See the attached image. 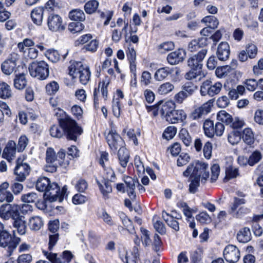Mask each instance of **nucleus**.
<instances>
[{"mask_svg":"<svg viewBox=\"0 0 263 263\" xmlns=\"http://www.w3.org/2000/svg\"><path fill=\"white\" fill-rule=\"evenodd\" d=\"M217 118L218 120L229 125L233 121L232 116L224 110H220L218 112Z\"/></svg>","mask_w":263,"mask_h":263,"instance_id":"obj_36","label":"nucleus"},{"mask_svg":"<svg viewBox=\"0 0 263 263\" xmlns=\"http://www.w3.org/2000/svg\"><path fill=\"white\" fill-rule=\"evenodd\" d=\"M69 74L72 78H75L79 75L80 82L83 85H86L89 82L90 77V71L87 66L84 67L80 62H70L68 67Z\"/></svg>","mask_w":263,"mask_h":263,"instance_id":"obj_3","label":"nucleus"},{"mask_svg":"<svg viewBox=\"0 0 263 263\" xmlns=\"http://www.w3.org/2000/svg\"><path fill=\"white\" fill-rule=\"evenodd\" d=\"M99 189L104 197H107L108 195L111 193L112 187L109 183V180L102 179L101 181L96 179Z\"/></svg>","mask_w":263,"mask_h":263,"instance_id":"obj_21","label":"nucleus"},{"mask_svg":"<svg viewBox=\"0 0 263 263\" xmlns=\"http://www.w3.org/2000/svg\"><path fill=\"white\" fill-rule=\"evenodd\" d=\"M249 58L250 59H254L256 57L257 54V48L253 44H248L246 45V50Z\"/></svg>","mask_w":263,"mask_h":263,"instance_id":"obj_56","label":"nucleus"},{"mask_svg":"<svg viewBox=\"0 0 263 263\" xmlns=\"http://www.w3.org/2000/svg\"><path fill=\"white\" fill-rule=\"evenodd\" d=\"M208 38L206 37H202L200 39L192 40L188 45V49L191 52H194L197 50L199 48L206 46Z\"/></svg>","mask_w":263,"mask_h":263,"instance_id":"obj_17","label":"nucleus"},{"mask_svg":"<svg viewBox=\"0 0 263 263\" xmlns=\"http://www.w3.org/2000/svg\"><path fill=\"white\" fill-rule=\"evenodd\" d=\"M110 83V80L108 77H106L104 79H103L99 83L98 85V89L96 88L95 89L93 92V96L95 99L96 98V96L98 92H99L100 89L101 90L102 97L106 99L107 97V87L108 85Z\"/></svg>","mask_w":263,"mask_h":263,"instance_id":"obj_18","label":"nucleus"},{"mask_svg":"<svg viewBox=\"0 0 263 263\" xmlns=\"http://www.w3.org/2000/svg\"><path fill=\"white\" fill-rule=\"evenodd\" d=\"M120 217L122 220L123 226L130 233H134V230L133 227L132 221L123 213L120 214Z\"/></svg>","mask_w":263,"mask_h":263,"instance_id":"obj_45","label":"nucleus"},{"mask_svg":"<svg viewBox=\"0 0 263 263\" xmlns=\"http://www.w3.org/2000/svg\"><path fill=\"white\" fill-rule=\"evenodd\" d=\"M51 184L48 178L40 177L36 181V189L40 192L45 193Z\"/></svg>","mask_w":263,"mask_h":263,"instance_id":"obj_27","label":"nucleus"},{"mask_svg":"<svg viewBox=\"0 0 263 263\" xmlns=\"http://www.w3.org/2000/svg\"><path fill=\"white\" fill-rule=\"evenodd\" d=\"M65 153L63 149H61L56 155L54 149L51 147L47 148L46 152V162L64 163V159Z\"/></svg>","mask_w":263,"mask_h":263,"instance_id":"obj_10","label":"nucleus"},{"mask_svg":"<svg viewBox=\"0 0 263 263\" xmlns=\"http://www.w3.org/2000/svg\"><path fill=\"white\" fill-rule=\"evenodd\" d=\"M9 213L10 215V218H11L14 221L18 219L23 216L20 215V207L15 204H9Z\"/></svg>","mask_w":263,"mask_h":263,"instance_id":"obj_42","label":"nucleus"},{"mask_svg":"<svg viewBox=\"0 0 263 263\" xmlns=\"http://www.w3.org/2000/svg\"><path fill=\"white\" fill-rule=\"evenodd\" d=\"M225 173L226 177L224 180L227 181L235 178L239 175L238 168L232 165H229L226 167Z\"/></svg>","mask_w":263,"mask_h":263,"instance_id":"obj_34","label":"nucleus"},{"mask_svg":"<svg viewBox=\"0 0 263 263\" xmlns=\"http://www.w3.org/2000/svg\"><path fill=\"white\" fill-rule=\"evenodd\" d=\"M33 46H34V42L30 39L26 38L18 44L17 47L21 52H23L26 48H32L31 47Z\"/></svg>","mask_w":263,"mask_h":263,"instance_id":"obj_51","label":"nucleus"},{"mask_svg":"<svg viewBox=\"0 0 263 263\" xmlns=\"http://www.w3.org/2000/svg\"><path fill=\"white\" fill-rule=\"evenodd\" d=\"M201 22L206 24L211 28L214 29L216 28L219 24L217 18L214 16H206L202 18Z\"/></svg>","mask_w":263,"mask_h":263,"instance_id":"obj_41","label":"nucleus"},{"mask_svg":"<svg viewBox=\"0 0 263 263\" xmlns=\"http://www.w3.org/2000/svg\"><path fill=\"white\" fill-rule=\"evenodd\" d=\"M59 85L55 81H52L46 86V92L49 95H54L59 90Z\"/></svg>","mask_w":263,"mask_h":263,"instance_id":"obj_55","label":"nucleus"},{"mask_svg":"<svg viewBox=\"0 0 263 263\" xmlns=\"http://www.w3.org/2000/svg\"><path fill=\"white\" fill-rule=\"evenodd\" d=\"M59 114L63 117L58 119L59 125H54L50 127V135L57 138L64 135L67 139L76 141L83 133V129L74 120L67 117L63 110H59V112L55 113L57 116Z\"/></svg>","mask_w":263,"mask_h":263,"instance_id":"obj_1","label":"nucleus"},{"mask_svg":"<svg viewBox=\"0 0 263 263\" xmlns=\"http://www.w3.org/2000/svg\"><path fill=\"white\" fill-rule=\"evenodd\" d=\"M22 200L24 202L26 203H33L37 199V195L35 193H29L27 194H24L22 196Z\"/></svg>","mask_w":263,"mask_h":263,"instance_id":"obj_59","label":"nucleus"},{"mask_svg":"<svg viewBox=\"0 0 263 263\" xmlns=\"http://www.w3.org/2000/svg\"><path fill=\"white\" fill-rule=\"evenodd\" d=\"M13 226L20 235H24L26 232V222L24 217H21L13 221Z\"/></svg>","mask_w":263,"mask_h":263,"instance_id":"obj_31","label":"nucleus"},{"mask_svg":"<svg viewBox=\"0 0 263 263\" xmlns=\"http://www.w3.org/2000/svg\"><path fill=\"white\" fill-rule=\"evenodd\" d=\"M102 179L109 180L110 182H114L115 178V173L111 167L104 168V173Z\"/></svg>","mask_w":263,"mask_h":263,"instance_id":"obj_61","label":"nucleus"},{"mask_svg":"<svg viewBox=\"0 0 263 263\" xmlns=\"http://www.w3.org/2000/svg\"><path fill=\"white\" fill-rule=\"evenodd\" d=\"M45 56L51 62H57L60 59V55L58 51L54 49H48L45 53Z\"/></svg>","mask_w":263,"mask_h":263,"instance_id":"obj_46","label":"nucleus"},{"mask_svg":"<svg viewBox=\"0 0 263 263\" xmlns=\"http://www.w3.org/2000/svg\"><path fill=\"white\" fill-rule=\"evenodd\" d=\"M174 88V85L171 82H165L159 86L158 92L160 95H166L172 91Z\"/></svg>","mask_w":263,"mask_h":263,"instance_id":"obj_39","label":"nucleus"},{"mask_svg":"<svg viewBox=\"0 0 263 263\" xmlns=\"http://www.w3.org/2000/svg\"><path fill=\"white\" fill-rule=\"evenodd\" d=\"M214 122L213 121L207 119L203 124V129L205 135L208 137L212 138L214 136Z\"/></svg>","mask_w":263,"mask_h":263,"instance_id":"obj_38","label":"nucleus"},{"mask_svg":"<svg viewBox=\"0 0 263 263\" xmlns=\"http://www.w3.org/2000/svg\"><path fill=\"white\" fill-rule=\"evenodd\" d=\"M44 9L42 7H37L34 9L31 13V17L33 22L38 25H41L43 20Z\"/></svg>","mask_w":263,"mask_h":263,"instance_id":"obj_20","label":"nucleus"},{"mask_svg":"<svg viewBox=\"0 0 263 263\" xmlns=\"http://www.w3.org/2000/svg\"><path fill=\"white\" fill-rule=\"evenodd\" d=\"M207 49H201L197 54L192 55L187 60V65L190 68L201 70L202 61L207 54Z\"/></svg>","mask_w":263,"mask_h":263,"instance_id":"obj_7","label":"nucleus"},{"mask_svg":"<svg viewBox=\"0 0 263 263\" xmlns=\"http://www.w3.org/2000/svg\"><path fill=\"white\" fill-rule=\"evenodd\" d=\"M184 59L183 55L180 50L170 53L167 57V60L171 65H176L182 62Z\"/></svg>","mask_w":263,"mask_h":263,"instance_id":"obj_23","label":"nucleus"},{"mask_svg":"<svg viewBox=\"0 0 263 263\" xmlns=\"http://www.w3.org/2000/svg\"><path fill=\"white\" fill-rule=\"evenodd\" d=\"M16 145L14 141L10 140L6 144L3 153V157L10 162L16 154Z\"/></svg>","mask_w":263,"mask_h":263,"instance_id":"obj_13","label":"nucleus"},{"mask_svg":"<svg viewBox=\"0 0 263 263\" xmlns=\"http://www.w3.org/2000/svg\"><path fill=\"white\" fill-rule=\"evenodd\" d=\"M190 157L187 154L181 153L177 159V165L182 166L186 164L190 161Z\"/></svg>","mask_w":263,"mask_h":263,"instance_id":"obj_64","label":"nucleus"},{"mask_svg":"<svg viewBox=\"0 0 263 263\" xmlns=\"http://www.w3.org/2000/svg\"><path fill=\"white\" fill-rule=\"evenodd\" d=\"M9 207V204H4L0 207V217L5 220L10 218Z\"/></svg>","mask_w":263,"mask_h":263,"instance_id":"obj_58","label":"nucleus"},{"mask_svg":"<svg viewBox=\"0 0 263 263\" xmlns=\"http://www.w3.org/2000/svg\"><path fill=\"white\" fill-rule=\"evenodd\" d=\"M201 70L191 68L190 70L184 75V78L187 80H194L200 74Z\"/></svg>","mask_w":263,"mask_h":263,"instance_id":"obj_60","label":"nucleus"},{"mask_svg":"<svg viewBox=\"0 0 263 263\" xmlns=\"http://www.w3.org/2000/svg\"><path fill=\"white\" fill-rule=\"evenodd\" d=\"M179 137L185 145L188 146L191 145L192 138L186 129L184 128L181 129L179 133Z\"/></svg>","mask_w":263,"mask_h":263,"instance_id":"obj_49","label":"nucleus"},{"mask_svg":"<svg viewBox=\"0 0 263 263\" xmlns=\"http://www.w3.org/2000/svg\"><path fill=\"white\" fill-rule=\"evenodd\" d=\"M30 171V168L29 165L26 163H23L21 159H17L14 170L16 180L21 182L24 181L29 175Z\"/></svg>","mask_w":263,"mask_h":263,"instance_id":"obj_9","label":"nucleus"},{"mask_svg":"<svg viewBox=\"0 0 263 263\" xmlns=\"http://www.w3.org/2000/svg\"><path fill=\"white\" fill-rule=\"evenodd\" d=\"M262 158L261 153L258 151H254L249 157V165L253 166L257 163Z\"/></svg>","mask_w":263,"mask_h":263,"instance_id":"obj_52","label":"nucleus"},{"mask_svg":"<svg viewBox=\"0 0 263 263\" xmlns=\"http://www.w3.org/2000/svg\"><path fill=\"white\" fill-rule=\"evenodd\" d=\"M60 186L57 183L53 182L47 191L44 194V198L50 202L59 200L62 201V198L60 196Z\"/></svg>","mask_w":263,"mask_h":263,"instance_id":"obj_11","label":"nucleus"},{"mask_svg":"<svg viewBox=\"0 0 263 263\" xmlns=\"http://www.w3.org/2000/svg\"><path fill=\"white\" fill-rule=\"evenodd\" d=\"M208 164L204 162H196L191 164L183 172L184 176H191V182L189 185V191L191 193L196 192L201 181L204 183L209 177V172L206 171Z\"/></svg>","mask_w":263,"mask_h":263,"instance_id":"obj_2","label":"nucleus"},{"mask_svg":"<svg viewBox=\"0 0 263 263\" xmlns=\"http://www.w3.org/2000/svg\"><path fill=\"white\" fill-rule=\"evenodd\" d=\"M28 70L32 77L39 80H45L49 76V65L44 61L32 62L29 65Z\"/></svg>","mask_w":263,"mask_h":263,"instance_id":"obj_4","label":"nucleus"},{"mask_svg":"<svg viewBox=\"0 0 263 263\" xmlns=\"http://www.w3.org/2000/svg\"><path fill=\"white\" fill-rule=\"evenodd\" d=\"M230 47L227 42H222L219 44L216 52L217 56L220 61H226L229 58Z\"/></svg>","mask_w":263,"mask_h":263,"instance_id":"obj_14","label":"nucleus"},{"mask_svg":"<svg viewBox=\"0 0 263 263\" xmlns=\"http://www.w3.org/2000/svg\"><path fill=\"white\" fill-rule=\"evenodd\" d=\"M233 71L231 70L230 67L228 65L218 67L215 71V74L218 78H221L229 75Z\"/></svg>","mask_w":263,"mask_h":263,"instance_id":"obj_44","label":"nucleus"},{"mask_svg":"<svg viewBox=\"0 0 263 263\" xmlns=\"http://www.w3.org/2000/svg\"><path fill=\"white\" fill-rule=\"evenodd\" d=\"M200 93L202 96L208 95L211 97V81L206 80L200 86Z\"/></svg>","mask_w":263,"mask_h":263,"instance_id":"obj_37","label":"nucleus"},{"mask_svg":"<svg viewBox=\"0 0 263 263\" xmlns=\"http://www.w3.org/2000/svg\"><path fill=\"white\" fill-rule=\"evenodd\" d=\"M182 90L184 91L188 97L192 95L197 89V86L192 82H186L181 87Z\"/></svg>","mask_w":263,"mask_h":263,"instance_id":"obj_43","label":"nucleus"},{"mask_svg":"<svg viewBox=\"0 0 263 263\" xmlns=\"http://www.w3.org/2000/svg\"><path fill=\"white\" fill-rule=\"evenodd\" d=\"M47 24L48 29L52 32H61L65 29L62 17L58 14L49 15Z\"/></svg>","mask_w":263,"mask_h":263,"instance_id":"obj_6","label":"nucleus"},{"mask_svg":"<svg viewBox=\"0 0 263 263\" xmlns=\"http://www.w3.org/2000/svg\"><path fill=\"white\" fill-rule=\"evenodd\" d=\"M68 16L71 20L81 22L85 20V14L82 10L76 9L69 12Z\"/></svg>","mask_w":263,"mask_h":263,"instance_id":"obj_28","label":"nucleus"},{"mask_svg":"<svg viewBox=\"0 0 263 263\" xmlns=\"http://www.w3.org/2000/svg\"><path fill=\"white\" fill-rule=\"evenodd\" d=\"M29 227L32 231H38L43 225V221L39 216H33L30 218Z\"/></svg>","mask_w":263,"mask_h":263,"instance_id":"obj_33","label":"nucleus"},{"mask_svg":"<svg viewBox=\"0 0 263 263\" xmlns=\"http://www.w3.org/2000/svg\"><path fill=\"white\" fill-rule=\"evenodd\" d=\"M186 118V115L182 109L174 110L171 114L167 116L166 121L175 124L179 122H182Z\"/></svg>","mask_w":263,"mask_h":263,"instance_id":"obj_16","label":"nucleus"},{"mask_svg":"<svg viewBox=\"0 0 263 263\" xmlns=\"http://www.w3.org/2000/svg\"><path fill=\"white\" fill-rule=\"evenodd\" d=\"M175 107V103L172 101L165 102L161 106L160 113L163 118L166 120L167 116H170Z\"/></svg>","mask_w":263,"mask_h":263,"instance_id":"obj_19","label":"nucleus"},{"mask_svg":"<svg viewBox=\"0 0 263 263\" xmlns=\"http://www.w3.org/2000/svg\"><path fill=\"white\" fill-rule=\"evenodd\" d=\"M243 84L245 85L247 90L250 91H254L258 85V81H256L254 79H247L244 82Z\"/></svg>","mask_w":263,"mask_h":263,"instance_id":"obj_54","label":"nucleus"},{"mask_svg":"<svg viewBox=\"0 0 263 263\" xmlns=\"http://www.w3.org/2000/svg\"><path fill=\"white\" fill-rule=\"evenodd\" d=\"M176 132V127L174 126H170L165 129L163 133L162 137L164 139L170 140L174 137Z\"/></svg>","mask_w":263,"mask_h":263,"instance_id":"obj_53","label":"nucleus"},{"mask_svg":"<svg viewBox=\"0 0 263 263\" xmlns=\"http://www.w3.org/2000/svg\"><path fill=\"white\" fill-rule=\"evenodd\" d=\"M15 67V62L13 60L8 59L3 63L1 69L5 74L10 75L13 72Z\"/></svg>","mask_w":263,"mask_h":263,"instance_id":"obj_29","label":"nucleus"},{"mask_svg":"<svg viewBox=\"0 0 263 263\" xmlns=\"http://www.w3.org/2000/svg\"><path fill=\"white\" fill-rule=\"evenodd\" d=\"M172 72L173 70L168 67L159 68L154 74V79L157 81H162L172 74Z\"/></svg>","mask_w":263,"mask_h":263,"instance_id":"obj_22","label":"nucleus"},{"mask_svg":"<svg viewBox=\"0 0 263 263\" xmlns=\"http://www.w3.org/2000/svg\"><path fill=\"white\" fill-rule=\"evenodd\" d=\"M28 144V139L26 136H22L18 139L17 145L18 152H23Z\"/></svg>","mask_w":263,"mask_h":263,"instance_id":"obj_63","label":"nucleus"},{"mask_svg":"<svg viewBox=\"0 0 263 263\" xmlns=\"http://www.w3.org/2000/svg\"><path fill=\"white\" fill-rule=\"evenodd\" d=\"M223 256L227 261L234 263L239 260L240 252L235 246L230 245L225 248L223 251Z\"/></svg>","mask_w":263,"mask_h":263,"instance_id":"obj_12","label":"nucleus"},{"mask_svg":"<svg viewBox=\"0 0 263 263\" xmlns=\"http://www.w3.org/2000/svg\"><path fill=\"white\" fill-rule=\"evenodd\" d=\"M106 139L110 149L116 152L120 147L124 146V141L116 131L111 129L106 136Z\"/></svg>","mask_w":263,"mask_h":263,"instance_id":"obj_8","label":"nucleus"},{"mask_svg":"<svg viewBox=\"0 0 263 263\" xmlns=\"http://www.w3.org/2000/svg\"><path fill=\"white\" fill-rule=\"evenodd\" d=\"M12 95V92L10 86L6 83L0 81V97L5 99L10 98Z\"/></svg>","mask_w":263,"mask_h":263,"instance_id":"obj_30","label":"nucleus"},{"mask_svg":"<svg viewBox=\"0 0 263 263\" xmlns=\"http://www.w3.org/2000/svg\"><path fill=\"white\" fill-rule=\"evenodd\" d=\"M237 239L242 243H246L249 241L251 239V234L250 229L245 227L238 232L237 235Z\"/></svg>","mask_w":263,"mask_h":263,"instance_id":"obj_26","label":"nucleus"},{"mask_svg":"<svg viewBox=\"0 0 263 263\" xmlns=\"http://www.w3.org/2000/svg\"><path fill=\"white\" fill-rule=\"evenodd\" d=\"M211 182H213L217 179V178L219 176V173H220V167L218 164H214L211 166Z\"/></svg>","mask_w":263,"mask_h":263,"instance_id":"obj_62","label":"nucleus"},{"mask_svg":"<svg viewBox=\"0 0 263 263\" xmlns=\"http://www.w3.org/2000/svg\"><path fill=\"white\" fill-rule=\"evenodd\" d=\"M118 156L120 165L123 167H125L127 166L129 158L128 150L124 146L120 147L118 153Z\"/></svg>","mask_w":263,"mask_h":263,"instance_id":"obj_24","label":"nucleus"},{"mask_svg":"<svg viewBox=\"0 0 263 263\" xmlns=\"http://www.w3.org/2000/svg\"><path fill=\"white\" fill-rule=\"evenodd\" d=\"M27 81L24 74L16 76L14 79V86L17 89H23L25 87Z\"/></svg>","mask_w":263,"mask_h":263,"instance_id":"obj_40","label":"nucleus"},{"mask_svg":"<svg viewBox=\"0 0 263 263\" xmlns=\"http://www.w3.org/2000/svg\"><path fill=\"white\" fill-rule=\"evenodd\" d=\"M43 252L46 258L52 263H67L62 259V258H57L56 253H52L46 251H43Z\"/></svg>","mask_w":263,"mask_h":263,"instance_id":"obj_50","label":"nucleus"},{"mask_svg":"<svg viewBox=\"0 0 263 263\" xmlns=\"http://www.w3.org/2000/svg\"><path fill=\"white\" fill-rule=\"evenodd\" d=\"M242 138L243 141L248 145H251L254 142V137L251 129L247 128L243 130Z\"/></svg>","mask_w":263,"mask_h":263,"instance_id":"obj_35","label":"nucleus"},{"mask_svg":"<svg viewBox=\"0 0 263 263\" xmlns=\"http://www.w3.org/2000/svg\"><path fill=\"white\" fill-rule=\"evenodd\" d=\"M9 187V183L7 182H4L0 185V202H11L13 201L14 197L12 194L7 190Z\"/></svg>","mask_w":263,"mask_h":263,"instance_id":"obj_15","label":"nucleus"},{"mask_svg":"<svg viewBox=\"0 0 263 263\" xmlns=\"http://www.w3.org/2000/svg\"><path fill=\"white\" fill-rule=\"evenodd\" d=\"M21 242V238L13 236L8 231L0 233V247L7 250V255H12Z\"/></svg>","mask_w":263,"mask_h":263,"instance_id":"obj_5","label":"nucleus"},{"mask_svg":"<svg viewBox=\"0 0 263 263\" xmlns=\"http://www.w3.org/2000/svg\"><path fill=\"white\" fill-rule=\"evenodd\" d=\"M24 56L27 59L31 60L35 59L38 56V50L34 48H26V50L23 52Z\"/></svg>","mask_w":263,"mask_h":263,"instance_id":"obj_57","label":"nucleus"},{"mask_svg":"<svg viewBox=\"0 0 263 263\" xmlns=\"http://www.w3.org/2000/svg\"><path fill=\"white\" fill-rule=\"evenodd\" d=\"M84 28L83 24L81 22H71L68 25V30L73 34L80 32Z\"/></svg>","mask_w":263,"mask_h":263,"instance_id":"obj_48","label":"nucleus"},{"mask_svg":"<svg viewBox=\"0 0 263 263\" xmlns=\"http://www.w3.org/2000/svg\"><path fill=\"white\" fill-rule=\"evenodd\" d=\"M162 217L169 227L176 231H179V223L174 219L173 215H170L163 211L162 212Z\"/></svg>","mask_w":263,"mask_h":263,"instance_id":"obj_25","label":"nucleus"},{"mask_svg":"<svg viewBox=\"0 0 263 263\" xmlns=\"http://www.w3.org/2000/svg\"><path fill=\"white\" fill-rule=\"evenodd\" d=\"M99 3L96 0H90L85 3L84 6L85 11L87 14H91L97 11Z\"/></svg>","mask_w":263,"mask_h":263,"instance_id":"obj_32","label":"nucleus"},{"mask_svg":"<svg viewBox=\"0 0 263 263\" xmlns=\"http://www.w3.org/2000/svg\"><path fill=\"white\" fill-rule=\"evenodd\" d=\"M228 141L232 145H235L239 143L241 139V134L238 131L231 132L228 137Z\"/></svg>","mask_w":263,"mask_h":263,"instance_id":"obj_47","label":"nucleus"}]
</instances>
